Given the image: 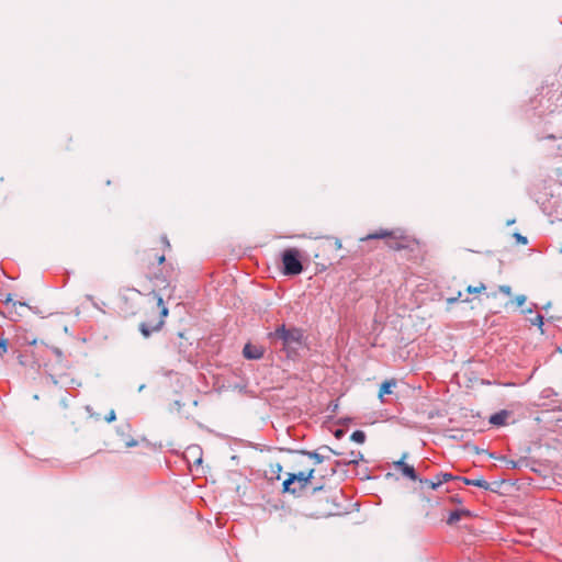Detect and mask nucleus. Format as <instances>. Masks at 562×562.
Segmentation results:
<instances>
[{"mask_svg": "<svg viewBox=\"0 0 562 562\" xmlns=\"http://www.w3.org/2000/svg\"><path fill=\"white\" fill-rule=\"evenodd\" d=\"M4 303L5 304H11L12 307H14V308H16V307L25 308V307H27V305L25 303L13 301L12 294H8L7 295V297L4 300Z\"/></svg>", "mask_w": 562, "mask_h": 562, "instance_id": "5701e85b", "label": "nucleus"}, {"mask_svg": "<svg viewBox=\"0 0 562 562\" xmlns=\"http://www.w3.org/2000/svg\"><path fill=\"white\" fill-rule=\"evenodd\" d=\"M385 244L390 249L398 251L404 249L413 250L414 246L418 245V241L414 238L403 235L398 231H394Z\"/></svg>", "mask_w": 562, "mask_h": 562, "instance_id": "6e6552de", "label": "nucleus"}, {"mask_svg": "<svg viewBox=\"0 0 562 562\" xmlns=\"http://www.w3.org/2000/svg\"><path fill=\"white\" fill-rule=\"evenodd\" d=\"M393 233H394V231H389V229H385V228H380L379 231H376L374 233H371V234H368L364 237H361L360 240L361 241H367V240H370V239H385V241H386L392 236Z\"/></svg>", "mask_w": 562, "mask_h": 562, "instance_id": "9b49d317", "label": "nucleus"}, {"mask_svg": "<svg viewBox=\"0 0 562 562\" xmlns=\"http://www.w3.org/2000/svg\"><path fill=\"white\" fill-rule=\"evenodd\" d=\"M134 445H135V442H126L127 447H131V446H134Z\"/></svg>", "mask_w": 562, "mask_h": 562, "instance_id": "c9c22d12", "label": "nucleus"}, {"mask_svg": "<svg viewBox=\"0 0 562 562\" xmlns=\"http://www.w3.org/2000/svg\"><path fill=\"white\" fill-rule=\"evenodd\" d=\"M243 353L247 359H260L262 357V351L250 344L244 347Z\"/></svg>", "mask_w": 562, "mask_h": 562, "instance_id": "dca6fc26", "label": "nucleus"}, {"mask_svg": "<svg viewBox=\"0 0 562 562\" xmlns=\"http://www.w3.org/2000/svg\"><path fill=\"white\" fill-rule=\"evenodd\" d=\"M146 300L147 295L142 294L138 290L125 288L119 294L117 308L125 317L134 316L140 313Z\"/></svg>", "mask_w": 562, "mask_h": 562, "instance_id": "7ed1b4c3", "label": "nucleus"}, {"mask_svg": "<svg viewBox=\"0 0 562 562\" xmlns=\"http://www.w3.org/2000/svg\"><path fill=\"white\" fill-rule=\"evenodd\" d=\"M486 290V286L484 283L480 282L477 285L473 286V285H469L467 288V292L469 294H480L482 293L483 291Z\"/></svg>", "mask_w": 562, "mask_h": 562, "instance_id": "412c9836", "label": "nucleus"}, {"mask_svg": "<svg viewBox=\"0 0 562 562\" xmlns=\"http://www.w3.org/2000/svg\"><path fill=\"white\" fill-rule=\"evenodd\" d=\"M530 323L535 326H538L540 328L541 333H543V330H542L543 317L541 315H536L533 318L530 319Z\"/></svg>", "mask_w": 562, "mask_h": 562, "instance_id": "393cba45", "label": "nucleus"}, {"mask_svg": "<svg viewBox=\"0 0 562 562\" xmlns=\"http://www.w3.org/2000/svg\"><path fill=\"white\" fill-rule=\"evenodd\" d=\"M526 301V297L524 295H518L515 299L516 306H521Z\"/></svg>", "mask_w": 562, "mask_h": 562, "instance_id": "cd10ccee", "label": "nucleus"}, {"mask_svg": "<svg viewBox=\"0 0 562 562\" xmlns=\"http://www.w3.org/2000/svg\"><path fill=\"white\" fill-rule=\"evenodd\" d=\"M282 472V465L280 462H270L268 465V470L266 474L269 475L271 480H280Z\"/></svg>", "mask_w": 562, "mask_h": 562, "instance_id": "ddd939ff", "label": "nucleus"}, {"mask_svg": "<svg viewBox=\"0 0 562 562\" xmlns=\"http://www.w3.org/2000/svg\"><path fill=\"white\" fill-rule=\"evenodd\" d=\"M487 296H496V293L495 292L490 293V294H487Z\"/></svg>", "mask_w": 562, "mask_h": 562, "instance_id": "e433bc0d", "label": "nucleus"}, {"mask_svg": "<svg viewBox=\"0 0 562 562\" xmlns=\"http://www.w3.org/2000/svg\"><path fill=\"white\" fill-rule=\"evenodd\" d=\"M301 454L312 459L313 464L311 467H314V468H315V465L321 464L324 461V457L317 452L302 451Z\"/></svg>", "mask_w": 562, "mask_h": 562, "instance_id": "aec40b11", "label": "nucleus"}, {"mask_svg": "<svg viewBox=\"0 0 562 562\" xmlns=\"http://www.w3.org/2000/svg\"><path fill=\"white\" fill-rule=\"evenodd\" d=\"M351 440L358 443H363L366 440V434L362 430H356L351 434Z\"/></svg>", "mask_w": 562, "mask_h": 562, "instance_id": "b1692460", "label": "nucleus"}, {"mask_svg": "<svg viewBox=\"0 0 562 562\" xmlns=\"http://www.w3.org/2000/svg\"><path fill=\"white\" fill-rule=\"evenodd\" d=\"M471 517V513L468 509H457L449 514L447 518L448 525H454L462 518H469Z\"/></svg>", "mask_w": 562, "mask_h": 562, "instance_id": "f8f14e48", "label": "nucleus"}, {"mask_svg": "<svg viewBox=\"0 0 562 562\" xmlns=\"http://www.w3.org/2000/svg\"><path fill=\"white\" fill-rule=\"evenodd\" d=\"M341 247V240L335 237H326L325 240L319 245V248L322 249L323 252H326L327 250L330 249L340 250Z\"/></svg>", "mask_w": 562, "mask_h": 562, "instance_id": "9d476101", "label": "nucleus"}, {"mask_svg": "<svg viewBox=\"0 0 562 562\" xmlns=\"http://www.w3.org/2000/svg\"><path fill=\"white\" fill-rule=\"evenodd\" d=\"M139 314L143 316L139 330L145 337H148L153 331L161 328L168 308L164 305L162 297L153 291L147 295Z\"/></svg>", "mask_w": 562, "mask_h": 562, "instance_id": "f257e3e1", "label": "nucleus"}, {"mask_svg": "<svg viewBox=\"0 0 562 562\" xmlns=\"http://www.w3.org/2000/svg\"><path fill=\"white\" fill-rule=\"evenodd\" d=\"M406 457H407V453H404L402 456V459L400 461H397V462H394V464L402 472V474L404 476H407V477H409L413 481H418L419 479H418V476H417V474L415 472V469L412 465H409V464L404 462V459Z\"/></svg>", "mask_w": 562, "mask_h": 562, "instance_id": "1a4fd4ad", "label": "nucleus"}, {"mask_svg": "<svg viewBox=\"0 0 562 562\" xmlns=\"http://www.w3.org/2000/svg\"><path fill=\"white\" fill-rule=\"evenodd\" d=\"M326 504H327V507L319 509V510H315L313 513V515H315L317 518L329 517V516L336 515L337 513L334 510L335 505L329 504L328 499H326Z\"/></svg>", "mask_w": 562, "mask_h": 562, "instance_id": "a211bd4d", "label": "nucleus"}, {"mask_svg": "<svg viewBox=\"0 0 562 562\" xmlns=\"http://www.w3.org/2000/svg\"><path fill=\"white\" fill-rule=\"evenodd\" d=\"M461 481L467 485H473L477 486L484 490H490V483L486 482L483 477H476V479H468L462 477Z\"/></svg>", "mask_w": 562, "mask_h": 562, "instance_id": "f3484780", "label": "nucleus"}, {"mask_svg": "<svg viewBox=\"0 0 562 562\" xmlns=\"http://www.w3.org/2000/svg\"><path fill=\"white\" fill-rule=\"evenodd\" d=\"M437 477H438V480H440L441 485L451 480H460L461 481V479H462L461 476H453L450 473H439V474H437Z\"/></svg>", "mask_w": 562, "mask_h": 562, "instance_id": "4be33fe9", "label": "nucleus"}, {"mask_svg": "<svg viewBox=\"0 0 562 562\" xmlns=\"http://www.w3.org/2000/svg\"><path fill=\"white\" fill-rule=\"evenodd\" d=\"M508 463H509L510 468H515L516 467V462H514V461H509Z\"/></svg>", "mask_w": 562, "mask_h": 562, "instance_id": "72a5a7b5", "label": "nucleus"}, {"mask_svg": "<svg viewBox=\"0 0 562 562\" xmlns=\"http://www.w3.org/2000/svg\"><path fill=\"white\" fill-rule=\"evenodd\" d=\"M52 352L54 353L56 361L45 363V368L46 371L49 373L50 378L53 379L54 383L60 382L64 384H75L76 381L72 378H70V367L65 360L63 351L57 347H53Z\"/></svg>", "mask_w": 562, "mask_h": 562, "instance_id": "20e7f679", "label": "nucleus"}, {"mask_svg": "<svg viewBox=\"0 0 562 562\" xmlns=\"http://www.w3.org/2000/svg\"><path fill=\"white\" fill-rule=\"evenodd\" d=\"M299 469L296 471H304L305 467H308L304 460L297 462Z\"/></svg>", "mask_w": 562, "mask_h": 562, "instance_id": "7c9ffc66", "label": "nucleus"}, {"mask_svg": "<svg viewBox=\"0 0 562 562\" xmlns=\"http://www.w3.org/2000/svg\"><path fill=\"white\" fill-rule=\"evenodd\" d=\"M460 296H461V292H459L456 297H448L447 299V303L448 304H453V303H456L460 299Z\"/></svg>", "mask_w": 562, "mask_h": 562, "instance_id": "c756f323", "label": "nucleus"}, {"mask_svg": "<svg viewBox=\"0 0 562 562\" xmlns=\"http://www.w3.org/2000/svg\"><path fill=\"white\" fill-rule=\"evenodd\" d=\"M515 237H516L518 243H520L522 245L527 244V238L525 236H521L520 234H515Z\"/></svg>", "mask_w": 562, "mask_h": 562, "instance_id": "c85d7f7f", "label": "nucleus"}, {"mask_svg": "<svg viewBox=\"0 0 562 562\" xmlns=\"http://www.w3.org/2000/svg\"><path fill=\"white\" fill-rule=\"evenodd\" d=\"M270 339L281 341L282 349L286 352L288 357L296 353L297 349L303 345V331L296 327L279 326L273 333L269 334Z\"/></svg>", "mask_w": 562, "mask_h": 562, "instance_id": "f03ea898", "label": "nucleus"}, {"mask_svg": "<svg viewBox=\"0 0 562 562\" xmlns=\"http://www.w3.org/2000/svg\"><path fill=\"white\" fill-rule=\"evenodd\" d=\"M115 418H116V415H115V412L113 409H111L109 412V414L104 417L105 422H108V423L114 422Z\"/></svg>", "mask_w": 562, "mask_h": 562, "instance_id": "bb28decb", "label": "nucleus"}, {"mask_svg": "<svg viewBox=\"0 0 562 562\" xmlns=\"http://www.w3.org/2000/svg\"><path fill=\"white\" fill-rule=\"evenodd\" d=\"M509 416L507 411H501L490 417V423L494 426H504Z\"/></svg>", "mask_w": 562, "mask_h": 562, "instance_id": "2eb2a0df", "label": "nucleus"}, {"mask_svg": "<svg viewBox=\"0 0 562 562\" xmlns=\"http://www.w3.org/2000/svg\"><path fill=\"white\" fill-rule=\"evenodd\" d=\"M341 434H342L341 430H337L335 435H336V437H339V436H341Z\"/></svg>", "mask_w": 562, "mask_h": 562, "instance_id": "f704fd0d", "label": "nucleus"}, {"mask_svg": "<svg viewBox=\"0 0 562 562\" xmlns=\"http://www.w3.org/2000/svg\"><path fill=\"white\" fill-rule=\"evenodd\" d=\"M395 386H396V380L395 379H390V380L384 381L381 384L380 390H379V398L381 401H383V396L386 395V394H391L393 387H395Z\"/></svg>", "mask_w": 562, "mask_h": 562, "instance_id": "4468645a", "label": "nucleus"}, {"mask_svg": "<svg viewBox=\"0 0 562 562\" xmlns=\"http://www.w3.org/2000/svg\"><path fill=\"white\" fill-rule=\"evenodd\" d=\"M498 291L504 293L505 295L509 296L512 294V289L508 285H501L498 288Z\"/></svg>", "mask_w": 562, "mask_h": 562, "instance_id": "a878e982", "label": "nucleus"}, {"mask_svg": "<svg viewBox=\"0 0 562 562\" xmlns=\"http://www.w3.org/2000/svg\"><path fill=\"white\" fill-rule=\"evenodd\" d=\"M165 262V255L153 254L151 251L144 252L139 259L138 269L146 278L150 279L156 274L155 268H158Z\"/></svg>", "mask_w": 562, "mask_h": 562, "instance_id": "0eeeda50", "label": "nucleus"}, {"mask_svg": "<svg viewBox=\"0 0 562 562\" xmlns=\"http://www.w3.org/2000/svg\"><path fill=\"white\" fill-rule=\"evenodd\" d=\"M8 340L1 339L0 340V349H2L4 352L7 351Z\"/></svg>", "mask_w": 562, "mask_h": 562, "instance_id": "2f4dec72", "label": "nucleus"}, {"mask_svg": "<svg viewBox=\"0 0 562 562\" xmlns=\"http://www.w3.org/2000/svg\"><path fill=\"white\" fill-rule=\"evenodd\" d=\"M418 482H419L422 487H429L431 490H436V488H438L441 485L440 484V480H438L437 475L434 479H431V480L419 479Z\"/></svg>", "mask_w": 562, "mask_h": 562, "instance_id": "6ab92c4d", "label": "nucleus"}, {"mask_svg": "<svg viewBox=\"0 0 562 562\" xmlns=\"http://www.w3.org/2000/svg\"><path fill=\"white\" fill-rule=\"evenodd\" d=\"M162 243L165 244V246L167 248H170V244H169V241H168V239L166 237L162 238Z\"/></svg>", "mask_w": 562, "mask_h": 562, "instance_id": "473e14b6", "label": "nucleus"}, {"mask_svg": "<svg viewBox=\"0 0 562 562\" xmlns=\"http://www.w3.org/2000/svg\"><path fill=\"white\" fill-rule=\"evenodd\" d=\"M314 472V467H305L304 471H293L289 473L282 484L283 492L293 495L299 494L312 482Z\"/></svg>", "mask_w": 562, "mask_h": 562, "instance_id": "39448f33", "label": "nucleus"}, {"mask_svg": "<svg viewBox=\"0 0 562 562\" xmlns=\"http://www.w3.org/2000/svg\"><path fill=\"white\" fill-rule=\"evenodd\" d=\"M301 251L296 248H288L282 252L283 272L288 276H296L303 271Z\"/></svg>", "mask_w": 562, "mask_h": 562, "instance_id": "423d86ee", "label": "nucleus"}]
</instances>
